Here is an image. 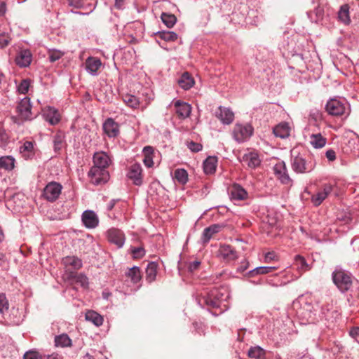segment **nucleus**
<instances>
[{"label": "nucleus", "mask_w": 359, "mask_h": 359, "mask_svg": "<svg viewBox=\"0 0 359 359\" xmlns=\"http://www.w3.org/2000/svg\"><path fill=\"white\" fill-rule=\"evenodd\" d=\"M11 36L6 33L0 34V48H4L6 47L11 42Z\"/></svg>", "instance_id": "nucleus-54"}, {"label": "nucleus", "mask_w": 359, "mask_h": 359, "mask_svg": "<svg viewBox=\"0 0 359 359\" xmlns=\"http://www.w3.org/2000/svg\"><path fill=\"white\" fill-rule=\"evenodd\" d=\"M222 226L220 224H215L205 228L203 231V242H208L215 233L219 232Z\"/></svg>", "instance_id": "nucleus-30"}, {"label": "nucleus", "mask_w": 359, "mask_h": 359, "mask_svg": "<svg viewBox=\"0 0 359 359\" xmlns=\"http://www.w3.org/2000/svg\"><path fill=\"white\" fill-rule=\"evenodd\" d=\"M297 359H313L310 355L304 353L303 355L298 353L297 355Z\"/></svg>", "instance_id": "nucleus-63"}, {"label": "nucleus", "mask_w": 359, "mask_h": 359, "mask_svg": "<svg viewBox=\"0 0 359 359\" xmlns=\"http://www.w3.org/2000/svg\"><path fill=\"white\" fill-rule=\"evenodd\" d=\"M63 55L64 53L59 50H51L48 52V59L51 62L60 60Z\"/></svg>", "instance_id": "nucleus-51"}, {"label": "nucleus", "mask_w": 359, "mask_h": 359, "mask_svg": "<svg viewBox=\"0 0 359 359\" xmlns=\"http://www.w3.org/2000/svg\"><path fill=\"white\" fill-rule=\"evenodd\" d=\"M126 276L133 283H137L142 279L140 269L138 266H134L129 269L126 273Z\"/></svg>", "instance_id": "nucleus-39"}, {"label": "nucleus", "mask_w": 359, "mask_h": 359, "mask_svg": "<svg viewBox=\"0 0 359 359\" xmlns=\"http://www.w3.org/2000/svg\"><path fill=\"white\" fill-rule=\"evenodd\" d=\"M320 306L318 304H312L306 300L304 296H300L293 301V310L295 311L297 317L302 324H314L320 319L318 311Z\"/></svg>", "instance_id": "nucleus-2"}, {"label": "nucleus", "mask_w": 359, "mask_h": 359, "mask_svg": "<svg viewBox=\"0 0 359 359\" xmlns=\"http://www.w3.org/2000/svg\"><path fill=\"white\" fill-rule=\"evenodd\" d=\"M313 170L311 164L308 163L302 156H296L293 161V170L297 173L309 172Z\"/></svg>", "instance_id": "nucleus-20"}, {"label": "nucleus", "mask_w": 359, "mask_h": 359, "mask_svg": "<svg viewBox=\"0 0 359 359\" xmlns=\"http://www.w3.org/2000/svg\"><path fill=\"white\" fill-rule=\"evenodd\" d=\"M339 20L346 25H348L351 22L349 15V6L348 4H344L340 7L338 12Z\"/></svg>", "instance_id": "nucleus-40"}, {"label": "nucleus", "mask_w": 359, "mask_h": 359, "mask_svg": "<svg viewBox=\"0 0 359 359\" xmlns=\"http://www.w3.org/2000/svg\"><path fill=\"white\" fill-rule=\"evenodd\" d=\"M93 166L97 168L107 170L111 163V160L109 155L104 151H97L93 154Z\"/></svg>", "instance_id": "nucleus-11"}, {"label": "nucleus", "mask_w": 359, "mask_h": 359, "mask_svg": "<svg viewBox=\"0 0 359 359\" xmlns=\"http://www.w3.org/2000/svg\"><path fill=\"white\" fill-rule=\"evenodd\" d=\"M142 168L140 164L134 163L128 170L127 177L133 181V183L136 186H140L142 184Z\"/></svg>", "instance_id": "nucleus-12"}, {"label": "nucleus", "mask_w": 359, "mask_h": 359, "mask_svg": "<svg viewBox=\"0 0 359 359\" xmlns=\"http://www.w3.org/2000/svg\"><path fill=\"white\" fill-rule=\"evenodd\" d=\"M294 267L297 271V275L293 273V280L299 278L304 272L309 271L310 269L305 259L300 255H296L293 259V269Z\"/></svg>", "instance_id": "nucleus-15"}, {"label": "nucleus", "mask_w": 359, "mask_h": 359, "mask_svg": "<svg viewBox=\"0 0 359 359\" xmlns=\"http://www.w3.org/2000/svg\"><path fill=\"white\" fill-rule=\"evenodd\" d=\"M276 269V266H258L248 273V277H254L259 274H267L273 272Z\"/></svg>", "instance_id": "nucleus-41"}, {"label": "nucleus", "mask_w": 359, "mask_h": 359, "mask_svg": "<svg viewBox=\"0 0 359 359\" xmlns=\"http://www.w3.org/2000/svg\"><path fill=\"white\" fill-rule=\"evenodd\" d=\"M174 107L180 118L185 119L189 117L192 109L191 104L181 100H176L174 102Z\"/></svg>", "instance_id": "nucleus-14"}, {"label": "nucleus", "mask_w": 359, "mask_h": 359, "mask_svg": "<svg viewBox=\"0 0 359 359\" xmlns=\"http://www.w3.org/2000/svg\"><path fill=\"white\" fill-rule=\"evenodd\" d=\"M276 257V255L273 252H269L264 256L265 262H269L273 260Z\"/></svg>", "instance_id": "nucleus-62"}, {"label": "nucleus", "mask_w": 359, "mask_h": 359, "mask_svg": "<svg viewBox=\"0 0 359 359\" xmlns=\"http://www.w3.org/2000/svg\"><path fill=\"white\" fill-rule=\"evenodd\" d=\"M53 149L59 152L65 145V135L61 131L57 132L53 137Z\"/></svg>", "instance_id": "nucleus-31"}, {"label": "nucleus", "mask_w": 359, "mask_h": 359, "mask_svg": "<svg viewBox=\"0 0 359 359\" xmlns=\"http://www.w3.org/2000/svg\"><path fill=\"white\" fill-rule=\"evenodd\" d=\"M15 165V158L11 156L0 157V168L6 170H11Z\"/></svg>", "instance_id": "nucleus-42"}, {"label": "nucleus", "mask_w": 359, "mask_h": 359, "mask_svg": "<svg viewBox=\"0 0 359 359\" xmlns=\"http://www.w3.org/2000/svg\"><path fill=\"white\" fill-rule=\"evenodd\" d=\"M332 186L330 184L323 185V189L318 191L316 194L311 196V202L315 206L320 205L323 201L332 192Z\"/></svg>", "instance_id": "nucleus-16"}, {"label": "nucleus", "mask_w": 359, "mask_h": 359, "mask_svg": "<svg viewBox=\"0 0 359 359\" xmlns=\"http://www.w3.org/2000/svg\"><path fill=\"white\" fill-rule=\"evenodd\" d=\"M219 256L225 262H231L238 258V253L229 245H222L219 249Z\"/></svg>", "instance_id": "nucleus-18"}, {"label": "nucleus", "mask_w": 359, "mask_h": 359, "mask_svg": "<svg viewBox=\"0 0 359 359\" xmlns=\"http://www.w3.org/2000/svg\"><path fill=\"white\" fill-rule=\"evenodd\" d=\"M253 128L250 124H236L233 129V137L238 143L247 141L253 134Z\"/></svg>", "instance_id": "nucleus-6"}, {"label": "nucleus", "mask_w": 359, "mask_h": 359, "mask_svg": "<svg viewBox=\"0 0 359 359\" xmlns=\"http://www.w3.org/2000/svg\"><path fill=\"white\" fill-rule=\"evenodd\" d=\"M30 82L28 79H24L18 86V90L20 94H26L29 88Z\"/></svg>", "instance_id": "nucleus-52"}, {"label": "nucleus", "mask_w": 359, "mask_h": 359, "mask_svg": "<svg viewBox=\"0 0 359 359\" xmlns=\"http://www.w3.org/2000/svg\"><path fill=\"white\" fill-rule=\"evenodd\" d=\"M331 306L329 304L323 306L321 310L318 311V315L321 317L320 320H325L327 321H333L334 316V314H337L336 311H331Z\"/></svg>", "instance_id": "nucleus-33"}, {"label": "nucleus", "mask_w": 359, "mask_h": 359, "mask_svg": "<svg viewBox=\"0 0 359 359\" xmlns=\"http://www.w3.org/2000/svg\"><path fill=\"white\" fill-rule=\"evenodd\" d=\"M67 279L74 280L75 283H79L83 288L88 287V278L83 273H76L74 271H69L67 273Z\"/></svg>", "instance_id": "nucleus-26"}, {"label": "nucleus", "mask_w": 359, "mask_h": 359, "mask_svg": "<svg viewBox=\"0 0 359 359\" xmlns=\"http://www.w3.org/2000/svg\"><path fill=\"white\" fill-rule=\"evenodd\" d=\"M349 109L348 103L345 99L332 98L325 104L326 111L332 116H341Z\"/></svg>", "instance_id": "nucleus-5"}, {"label": "nucleus", "mask_w": 359, "mask_h": 359, "mask_svg": "<svg viewBox=\"0 0 359 359\" xmlns=\"http://www.w3.org/2000/svg\"><path fill=\"white\" fill-rule=\"evenodd\" d=\"M178 84L184 90H189L194 86V80L188 72H184L178 79Z\"/></svg>", "instance_id": "nucleus-34"}, {"label": "nucleus", "mask_w": 359, "mask_h": 359, "mask_svg": "<svg viewBox=\"0 0 359 359\" xmlns=\"http://www.w3.org/2000/svg\"><path fill=\"white\" fill-rule=\"evenodd\" d=\"M24 359H42L39 353L34 351H29L24 354Z\"/></svg>", "instance_id": "nucleus-55"}, {"label": "nucleus", "mask_w": 359, "mask_h": 359, "mask_svg": "<svg viewBox=\"0 0 359 359\" xmlns=\"http://www.w3.org/2000/svg\"><path fill=\"white\" fill-rule=\"evenodd\" d=\"M130 252L134 259H140L145 255V250L143 247H132Z\"/></svg>", "instance_id": "nucleus-50"}, {"label": "nucleus", "mask_w": 359, "mask_h": 359, "mask_svg": "<svg viewBox=\"0 0 359 359\" xmlns=\"http://www.w3.org/2000/svg\"><path fill=\"white\" fill-rule=\"evenodd\" d=\"M327 140L320 133L312 134L310 136V144L315 149L323 148L326 144Z\"/></svg>", "instance_id": "nucleus-36"}, {"label": "nucleus", "mask_w": 359, "mask_h": 359, "mask_svg": "<svg viewBox=\"0 0 359 359\" xmlns=\"http://www.w3.org/2000/svg\"><path fill=\"white\" fill-rule=\"evenodd\" d=\"M126 1V0H115L114 7L118 10L123 9Z\"/></svg>", "instance_id": "nucleus-61"}, {"label": "nucleus", "mask_w": 359, "mask_h": 359, "mask_svg": "<svg viewBox=\"0 0 359 359\" xmlns=\"http://www.w3.org/2000/svg\"><path fill=\"white\" fill-rule=\"evenodd\" d=\"M243 160L251 168H255L260 164L259 156L255 152H250L245 154L243 157Z\"/></svg>", "instance_id": "nucleus-32"}, {"label": "nucleus", "mask_w": 359, "mask_h": 359, "mask_svg": "<svg viewBox=\"0 0 359 359\" xmlns=\"http://www.w3.org/2000/svg\"><path fill=\"white\" fill-rule=\"evenodd\" d=\"M189 149L192 151H194V152H198V151H200L202 150V145L199 143H196V142H191L189 145Z\"/></svg>", "instance_id": "nucleus-57"}, {"label": "nucleus", "mask_w": 359, "mask_h": 359, "mask_svg": "<svg viewBox=\"0 0 359 359\" xmlns=\"http://www.w3.org/2000/svg\"><path fill=\"white\" fill-rule=\"evenodd\" d=\"M332 280L337 289L345 293L351 288L353 276L348 271L337 266L332 273Z\"/></svg>", "instance_id": "nucleus-3"}, {"label": "nucleus", "mask_w": 359, "mask_h": 359, "mask_svg": "<svg viewBox=\"0 0 359 359\" xmlns=\"http://www.w3.org/2000/svg\"><path fill=\"white\" fill-rule=\"evenodd\" d=\"M48 359H62V357L57 353H52L48 355Z\"/></svg>", "instance_id": "nucleus-64"}, {"label": "nucleus", "mask_w": 359, "mask_h": 359, "mask_svg": "<svg viewBox=\"0 0 359 359\" xmlns=\"http://www.w3.org/2000/svg\"><path fill=\"white\" fill-rule=\"evenodd\" d=\"M32 61V54L29 49H22L16 55L15 64L20 67H27Z\"/></svg>", "instance_id": "nucleus-13"}, {"label": "nucleus", "mask_w": 359, "mask_h": 359, "mask_svg": "<svg viewBox=\"0 0 359 359\" xmlns=\"http://www.w3.org/2000/svg\"><path fill=\"white\" fill-rule=\"evenodd\" d=\"M104 133L109 138H115L119 135V125L112 118H107L102 124Z\"/></svg>", "instance_id": "nucleus-10"}, {"label": "nucleus", "mask_w": 359, "mask_h": 359, "mask_svg": "<svg viewBox=\"0 0 359 359\" xmlns=\"http://www.w3.org/2000/svg\"><path fill=\"white\" fill-rule=\"evenodd\" d=\"M8 302L4 294H0V313H4L8 309Z\"/></svg>", "instance_id": "nucleus-53"}, {"label": "nucleus", "mask_w": 359, "mask_h": 359, "mask_svg": "<svg viewBox=\"0 0 359 359\" xmlns=\"http://www.w3.org/2000/svg\"><path fill=\"white\" fill-rule=\"evenodd\" d=\"M16 116H12L14 123L21 124L23 121L32 119V105L30 99L27 97L22 98L16 107Z\"/></svg>", "instance_id": "nucleus-4"}, {"label": "nucleus", "mask_w": 359, "mask_h": 359, "mask_svg": "<svg viewBox=\"0 0 359 359\" xmlns=\"http://www.w3.org/2000/svg\"><path fill=\"white\" fill-rule=\"evenodd\" d=\"M85 318L87 321L91 322L95 326L100 327L103 323V317L94 311H88L86 312Z\"/></svg>", "instance_id": "nucleus-35"}, {"label": "nucleus", "mask_w": 359, "mask_h": 359, "mask_svg": "<svg viewBox=\"0 0 359 359\" xmlns=\"http://www.w3.org/2000/svg\"><path fill=\"white\" fill-rule=\"evenodd\" d=\"M307 15L312 22L318 23L323 18L324 9L317 4L314 6L313 10L307 12Z\"/></svg>", "instance_id": "nucleus-24"}, {"label": "nucleus", "mask_w": 359, "mask_h": 359, "mask_svg": "<svg viewBox=\"0 0 359 359\" xmlns=\"http://www.w3.org/2000/svg\"><path fill=\"white\" fill-rule=\"evenodd\" d=\"M273 134L276 137L282 139L288 137L290 135V128L287 123H280L273 128Z\"/></svg>", "instance_id": "nucleus-29"}, {"label": "nucleus", "mask_w": 359, "mask_h": 359, "mask_svg": "<svg viewBox=\"0 0 359 359\" xmlns=\"http://www.w3.org/2000/svg\"><path fill=\"white\" fill-rule=\"evenodd\" d=\"M215 116L221 121L223 124L229 125L231 123L234 119L233 112L229 108L219 107L215 111Z\"/></svg>", "instance_id": "nucleus-17"}, {"label": "nucleus", "mask_w": 359, "mask_h": 359, "mask_svg": "<svg viewBox=\"0 0 359 359\" xmlns=\"http://www.w3.org/2000/svg\"><path fill=\"white\" fill-rule=\"evenodd\" d=\"M350 336L357 339L359 337V327H353L349 331Z\"/></svg>", "instance_id": "nucleus-59"}, {"label": "nucleus", "mask_w": 359, "mask_h": 359, "mask_svg": "<svg viewBox=\"0 0 359 359\" xmlns=\"http://www.w3.org/2000/svg\"><path fill=\"white\" fill-rule=\"evenodd\" d=\"M156 35L165 41H175L177 39V34L170 31L158 32Z\"/></svg>", "instance_id": "nucleus-46"}, {"label": "nucleus", "mask_w": 359, "mask_h": 359, "mask_svg": "<svg viewBox=\"0 0 359 359\" xmlns=\"http://www.w3.org/2000/svg\"><path fill=\"white\" fill-rule=\"evenodd\" d=\"M325 156L330 161H333L336 159V153L333 149H329L325 152Z\"/></svg>", "instance_id": "nucleus-60"}, {"label": "nucleus", "mask_w": 359, "mask_h": 359, "mask_svg": "<svg viewBox=\"0 0 359 359\" xmlns=\"http://www.w3.org/2000/svg\"><path fill=\"white\" fill-rule=\"evenodd\" d=\"M144 151L145 153H151L152 151V147H149V146H147V147H145L144 148ZM144 165L147 167V168H151L153 164H154V162H153V159H152V157L147 154H145V156L144 158Z\"/></svg>", "instance_id": "nucleus-49"}, {"label": "nucleus", "mask_w": 359, "mask_h": 359, "mask_svg": "<svg viewBox=\"0 0 359 359\" xmlns=\"http://www.w3.org/2000/svg\"><path fill=\"white\" fill-rule=\"evenodd\" d=\"M229 298V292L226 287L212 288L204 292L196 297L197 303L202 308H206L213 315L218 316L228 308L226 301Z\"/></svg>", "instance_id": "nucleus-1"}, {"label": "nucleus", "mask_w": 359, "mask_h": 359, "mask_svg": "<svg viewBox=\"0 0 359 359\" xmlns=\"http://www.w3.org/2000/svg\"><path fill=\"white\" fill-rule=\"evenodd\" d=\"M101 65L100 59L89 57L86 61V69L91 75H95Z\"/></svg>", "instance_id": "nucleus-27"}, {"label": "nucleus", "mask_w": 359, "mask_h": 359, "mask_svg": "<svg viewBox=\"0 0 359 359\" xmlns=\"http://www.w3.org/2000/svg\"><path fill=\"white\" fill-rule=\"evenodd\" d=\"M90 182L94 185H102L107 183L110 177L109 172L106 169L92 167L88 173Z\"/></svg>", "instance_id": "nucleus-7"}, {"label": "nucleus", "mask_w": 359, "mask_h": 359, "mask_svg": "<svg viewBox=\"0 0 359 359\" xmlns=\"http://www.w3.org/2000/svg\"><path fill=\"white\" fill-rule=\"evenodd\" d=\"M62 263L66 269L72 267L74 270H79L83 266L81 259L76 256H67L62 259ZM68 270L67 269L66 271L67 272Z\"/></svg>", "instance_id": "nucleus-23"}, {"label": "nucleus", "mask_w": 359, "mask_h": 359, "mask_svg": "<svg viewBox=\"0 0 359 359\" xmlns=\"http://www.w3.org/2000/svg\"><path fill=\"white\" fill-rule=\"evenodd\" d=\"M162 22L166 25L167 27H172L176 22L177 18L175 15L170 13H163L161 17Z\"/></svg>", "instance_id": "nucleus-47"}, {"label": "nucleus", "mask_w": 359, "mask_h": 359, "mask_svg": "<svg viewBox=\"0 0 359 359\" xmlns=\"http://www.w3.org/2000/svg\"><path fill=\"white\" fill-rule=\"evenodd\" d=\"M82 222L84 226L88 229L95 228L99 224V219L93 210H85L82 214Z\"/></svg>", "instance_id": "nucleus-19"}, {"label": "nucleus", "mask_w": 359, "mask_h": 359, "mask_svg": "<svg viewBox=\"0 0 359 359\" xmlns=\"http://www.w3.org/2000/svg\"><path fill=\"white\" fill-rule=\"evenodd\" d=\"M217 165V158L215 156H208L203 162V170L207 175L215 172Z\"/></svg>", "instance_id": "nucleus-28"}, {"label": "nucleus", "mask_w": 359, "mask_h": 359, "mask_svg": "<svg viewBox=\"0 0 359 359\" xmlns=\"http://www.w3.org/2000/svg\"><path fill=\"white\" fill-rule=\"evenodd\" d=\"M20 152L25 159H32L35 155L34 142L32 141H25L23 144L20 146Z\"/></svg>", "instance_id": "nucleus-25"}, {"label": "nucleus", "mask_w": 359, "mask_h": 359, "mask_svg": "<svg viewBox=\"0 0 359 359\" xmlns=\"http://www.w3.org/2000/svg\"><path fill=\"white\" fill-rule=\"evenodd\" d=\"M174 178L181 184H185L188 181V173L186 170L177 168L175 170Z\"/></svg>", "instance_id": "nucleus-45"}, {"label": "nucleus", "mask_w": 359, "mask_h": 359, "mask_svg": "<svg viewBox=\"0 0 359 359\" xmlns=\"http://www.w3.org/2000/svg\"><path fill=\"white\" fill-rule=\"evenodd\" d=\"M201 265V262L194 260L193 262H190L188 264V271L190 272H194L198 269L199 266Z\"/></svg>", "instance_id": "nucleus-56"}, {"label": "nucleus", "mask_w": 359, "mask_h": 359, "mask_svg": "<svg viewBox=\"0 0 359 359\" xmlns=\"http://www.w3.org/2000/svg\"><path fill=\"white\" fill-rule=\"evenodd\" d=\"M56 346L69 347L72 346V339L67 334H62L55 337Z\"/></svg>", "instance_id": "nucleus-44"}, {"label": "nucleus", "mask_w": 359, "mask_h": 359, "mask_svg": "<svg viewBox=\"0 0 359 359\" xmlns=\"http://www.w3.org/2000/svg\"><path fill=\"white\" fill-rule=\"evenodd\" d=\"M123 99L127 106L133 109H137L140 105V101L135 95L128 94Z\"/></svg>", "instance_id": "nucleus-48"}, {"label": "nucleus", "mask_w": 359, "mask_h": 359, "mask_svg": "<svg viewBox=\"0 0 359 359\" xmlns=\"http://www.w3.org/2000/svg\"><path fill=\"white\" fill-rule=\"evenodd\" d=\"M344 152L351 154L354 157L359 156V137L351 138L344 147Z\"/></svg>", "instance_id": "nucleus-22"}, {"label": "nucleus", "mask_w": 359, "mask_h": 359, "mask_svg": "<svg viewBox=\"0 0 359 359\" xmlns=\"http://www.w3.org/2000/svg\"><path fill=\"white\" fill-rule=\"evenodd\" d=\"M62 187L56 182H49L43 189V196L50 202L56 201L61 194Z\"/></svg>", "instance_id": "nucleus-8"}, {"label": "nucleus", "mask_w": 359, "mask_h": 359, "mask_svg": "<svg viewBox=\"0 0 359 359\" xmlns=\"http://www.w3.org/2000/svg\"><path fill=\"white\" fill-rule=\"evenodd\" d=\"M107 238L109 242L116 245L118 248L123 246L126 240L123 232L116 228H111L107 231Z\"/></svg>", "instance_id": "nucleus-9"}, {"label": "nucleus", "mask_w": 359, "mask_h": 359, "mask_svg": "<svg viewBox=\"0 0 359 359\" xmlns=\"http://www.w3.org/2000/svg\"><path fill=\"white\" fill-rule=\"evenodd\" d=\"M248 355L252 359H264L265 351L259 346H253L249 349Z\"/></svg>", "instance_id": "nucleus-43"}, {"label": "nucleus", "mask_w": 359, "mask_h": 359, "mask_svg": "<svg viewBox=\"0 0 359 359\" xmlns=\"http://www.w3.org/2000/svg\"><path fill=\"white\" fill-rule=\"evenodd\" d=\"M158 269V264L154 262H149L146 269V280L151 283L155 280Z\"/></svg>", "instance_id": "nucleus-37"}, {"label": "nucleus", "mask_w": 359, "mask_h": 359, "mask_svg": "<svg viewBox=\"0 0 359 359\" xmlns=\"http://www.w3.org/2000/svg\"><path fill=\"white\" fill-rule=\"evenodd\" d=\"M46 120L50 125H56L60 121V116L57 111L53 107H49L45 113Z\"/></svg>", "instance_id": "nucleus-38"}, {"label": "nucleus", "mask_w": 359, "mask_h": 359, "mask_svg": "<svg viewBox=\"0 0 359 359\" xmlns=\"http://www.w3.org/2000/svg\"><path fill=\"white\" fill-rule=\"evenodd\" d=\"M231 198L236 201H243L248 198L247 191L240 184H233L230 188Z\"/></svg>", "instance_id": "nucleus-21"}, {"label": "nucleus", "mask_w": 359, "mask_h": 359, "mask_svg": "<svg viewBox=\"0 0 359 359\" xmlns=\"http://www.w3.org/2000/svg\"><path fill=\"white\" fill-rule=\"evenodd\" d=\"M69 5L76 8H81L84 5V0H68Z\"/></svg>", "instance_id": "nucleus-58"}]
</instances>
